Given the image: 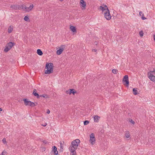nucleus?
<instances>
[{
	"mask_svg": "<svg viewBox=\"0 0 155 155\" xmlns=\"http://www.w3.org/2000/svg\"><path fill=\"white\" fill-rule=\"evenodd\" d=\"M80 141L79 139H76L71 143V144L69 147L71 155H76V150L80 144Z\"/></svg>",
	"mask_w": 155,
	"mask_h": 155,
	"instance_id": "f257e3e1",
	"label": "nucleus"
},
{
	"mask_svg": "<svg viewBox=\"0 0 155 155\" xmlns=\"http://www.w3.org/2000/svg\"><path fill=\"white\" fill-rule=\"evenodd\" d=\"M100 9L101 10L102 12H104V16L105 18L107 20H110L111 18V16L110 13V11L107 6L104 4L102 5V6L100 7Z\"/></svg>",
	"mask_w": 155,
	"mask_h": 155,
	"instance_id": "f03ea898",
	"label": "nucleus"
},
{
	"mask_svg": "<svg viewBox=\"0 0 155 155\" xmlns=\"http://www.w3.org/2000/svg\"><path fill=\"white\" fill-rule=\"evenodd\" d=\"M53 64L50 63H47L46 65L45 68L47 69L45 70V74H49L52 73L53 71Z\"/></svg>",
	"mask_w": 155,
	"mask_h": 155,
	"instance_id": "7ed1b4c3",
	"label": "nucleus"
},
{
	"mask_svg": "<svg viewBox=\"0 0 155 155\" xmlns=\"http://www.w3.org/2000/svg\"><path fill=\"white\" fill-rule=\"evenodd\" d=\"M15 45V43L12 42H10L7 43L4 49V51L5 52H7Z\"/></svg>",
	"mask_w": 155,
	"mask_h": 155,
	"instance_id": "20e7f679",
	"label": "nucleus"
},
{
	"mask_svg": "<svg viewBox=\"0 0 155 155\" xmlns=\"http://www.w3.org/2000/svg\"><path fill=\"white\" fill-rule=\"evenodd\" d=\"M123 83L124 84V85H126L127 87H128L129 83L128 77L127 75H126L124 77L123 79Z\"/></svg>",
	"mask_w": 155,
	"mask_h": 155,
	"instance_id": "39448f33",
	"label": "nucleus"
},
{
	"mask_svg": "<svg viewBox=\"0 0 155 155\" xmlns=\"http://www.w3.org/2000/svg\"><path fill=\"white\" fill-rule=\"evenodd\" d=\"M154 72V71H151L148 73L147 75L148 78L152 81H155V76L153 75V73Z\"/></svg>",
	"mask_w": 155,
	"mask_h": 155,
	"instance_id": "423d86ee",
	"label": "nucleus"
},
{
	"mask_svg": "<svg viewBox=\"0 0 155 155\" xmlns=\"http://www.w3.org/2000/svg\"><path fill=\"white\" fill-rule=\"evenodd\" d=\"M95 138L94 137V134L93 133H91L90 136V140L91 143L93 145L95 143Z\"/></svg>",
	"mask_w": 155,
	"mask_h": 155,
	"instance_id": "0eeeda50",
	"label": "nucleus"
},
{
	"mask_svg": "<svg viewBox=\"0 0 155 155\" xmlns=\"http://www.w3.org/2000/svg\"><path fill=\"white\" fill-rule=\"evenodd\" d=\"M65 47L64 45H61V47L59 48V49L58 50L56 51V53L58 55H60L62 52L64 50L63 48Z\"/></svg>",
	"mask_w": 155,
	"mask_h": 155,
	"instance_id": "6e6552de",
	"label": "nucleus"
},
{
	"mask_svg": "<svg viewBox=\"0 0 155 155\" xmlns=\"http://www.w3.org/2000/svg\"><path fill=\"white\" fill-rule=\"evenodd\" d=\"M33 7L34 5L33 4L31 5L29 7H26L25 6V10L27 12H29Z\"/></svg>",
	"mask_w": 155,
	"mask_h": 155,
	"instance_id": "1a4fd4ad",
	"label": "nucleus"
},
{
	"mask_svg": "<svg viewBox=\"0 0 155 155\" xmlns=\"http://www.w3.org/2000/svg\"><path fill=\"white\" fill-rule=\"evenodd\" d=\"M80 5L83 8H82L83 9H85V8L86 3L84 0H80Z\"/></svg>",
	"mask_w": 155,
	"mask_h": 155,
	"instance_id": "9d476101",
	"label": "nucleus"
},
{
	"mask_svg": "<svg viewBox=\"0 0 155 155\" xmlns=\"http://www.w3.org/2000/svg\"><path fill=\"white\" fill-rule=\"evenodd\" d=\"M52 152H54V155H57L58 154V152L57 150V148L55 146L52 147Z\"/></svg>",
	"mask_w": 155,
	"mask_h": 155,
	"instance_id": "9b49d317",
	"label": "nucleus"
},
{
	"mask_svg": "<svg viewBox=\"0 0 155 155\" xmlns=\"http://www.w3.org/2000/svg\"><path fill=\"white\" fill-rule=\"evenodd\" d=\"M23 100L24 101L25 105V106L29 105V104L30 103V101L28 100V99L26 98L23 99Z\"/></svg>",
	"mask_w": 155,
	"mask_h": 155,
	"instance_id": "f8f14e48",
	"label": "nucleus"
},
{
	"mask_svg": "<svg viewBox=\"0 0 155 155\" xmlns=\"http://www.w3.org/2000/svg\"><path fill=\"white\" fill-rule=\"evenodd\" d=\"M100 117L97 115L95 116L94 117V120L95 122H98L99 121Z\"/></svg>",
	"mask_w": 155,
	"mask_h": 155,
	"instance_id": "ddd939ff",
	"label": "nucleus"
},
{
	"mask_svg": "<svg viewBox=\"0 0 155 155\" xmlns=\"http://www.w3.org/2000/svg\"><path fill=\"white\" fill-rule=\"evenodd\" d=\"M17 6H18V9L21 10L22 9H25V6L21 5H17Z\"/></svg>",
	"mask_w": 155,
	"mask_h": 155,
	"instance_id": "4468645a",
	"label": "nucleus"
},
{
	"mask_svg": "<svg viewBox=\"0 0 155 155\" xmlns=\"http://www.w3.org/2000/svg\"><path fill=\"white\" fill-rule=\"evenodd\" d=\"M70 29L71 31L73 32H75L76 31V29L75 27L72 25H71L70 27Z\"/></svg>",
	"mask_w": 155,
	"mask_h": 155,
	"instance_id": "2eb2a0df",
	"label": "nucleus"
},
{
	"mask_svg": "<svg viewBox=\"0 0 155 155\" xmlns=\"http://www.w3.org/2000/svg\"><path fill=\"white\" fill-rule=\"evenodd\" d=\"M37 54L39 55H42L43 54V52L41 49H38L37 51Z\"/></svg>",
	"mask_w": 155,
	"mask_h": 155,
	"instance_id": "dca6fc26",
	"label": "nucleus"
},
{
	"mask_svg": "<svg viewBox=\"0 0 155 155\" xmlns=\"http://www.w3.org/2000/svg\"><path fill=\"white\" fill-rule=\"evenodd\" d=\"M69 91L70 94L71 93L74 94L75 93H76V91L74 89H69Z\"/></svg>",
	"mask_w": 155,
	"mask_h": 155,
	"instance_id": "f3484780",
	"label": "nucleus"
},
{
	"mask_svg": "<svg viewBox=\"0 0 155 155\" xmlns=\"http://www.w3.org/2000/svg\"><path fill=\"white\" fill-rule=\"evenodd\" d=\"M18 5H11L10 6L11 8H12L15 10L18 9V6H17Z\"/></svg>",
	"mask_w": 155,
	"mask_h": 155,
	"instance_id": "a211bd4d",
	"label": "nucleus"
},
{
	"mask_svg": "<svg viewBox=\"0 0 155 155\" xmlns=\"http://www.w3.org/2000/svg\"><path fill=\"white\" fill-rule=\"evenodd\" d=\"M125 136L126 138H128L130 137V135L128 131H127L125 132Z\"/></svg>",
	"mask_w": 155,
	"mask_h": 155,
	"instance_id": "6ab92c4d",
	"label": "nucleus"
},
{
	"mask_svg": "<svg viewBox=\"0 0 155 155\" xmlns=\"http://www.w3.org/2000/svg\"><path fill=\"white\" fill-rule=\"evenodd\" d=\"M133 93L134 94L136 95L137 94V88H134L133 90Z\"/></svg>",
	"mask_w": 155,
	"mask_h": 155,
	"instance_id": "aec40b11",
	"label": "nucleus"
},
{
	"mask_svg": "<svg viewBox=\"0 0 155 155\" xmlns=\"http://www.w3.org/2000/svg\"><path fill=\"white\" fill-rule=\"evenodd\" d=\"M13 29V28L11 26H9L8 29V32L9 33H11Z\"/></svg>",
	"mask_w": 155,
	"mask_h": 155,
	"instance_id": "412c9836",
	"label": "nucleus"
},
{
	"mask_svg": "<svg viewBox=\"0 0 155 155\" xmlns=\"http://www.w3.org/2000/svg\"><path fill=\"white\" fill-rule=\"evenodd\" d=\"M30 103H29V106L32 107L36 105V104H35L33 102L30 101Z\"/></svg>",
	"mask_w": 155,
	"mask_h": 155,
	"instance_id": "4be33fe9",
	"label": "nucleus"
},
{
	"mask_svg": "<svg viewBox=\"0 0 155 155\" xmlns=\"http://www.w3.org/2000/svg\"><path fill=\"white\" fill-rule=\"evenodd\" d=\"M41 97L45 98H48V96L46 94H42L39 95V97Z\"/></svg>",
	"mask_w": 155,
	"mask_h": 155,
	"instance_id": "5701e85b",
	"label": "nucleus"
},
{
	"mask_svg": "<svg viewBox=\"0 0 155 155\" xmlns=\"http://www.w3.org/2000/svg\"><path fill=\"white\" fill-rule=\"evenodd\" d=\"M118 71V70L116 69H113L112 70V72L114 74H117Z\"/></svg>",
	"mask_w": 155,
	"mask_h": 155,
	"instance_id": "b1692460",
	"label": "nucleus"
},
{
	"mask_svg": "<svg viewBox=\"0 0 155 155\" xmlns=\"http://www.w3.org/2000/svg\"><path fill=\"white\" fill-rule=\"evenodd\" d=\"M24 20L25 21H29V18H28V16L27 15V16H26L24 18Z\"/></svg>",
	"mask_w": 155,
	"mask_h": 155,
	"instance_id": "393cba45",
	"label": "nucleus"
},
{
	"mask_svg": "<svg viewBox=\"0 0 155 155\" xmlns=\"http://www.w3.org/2000/svg\"><path fill=\"white\" fill-rule=\"evenodd\" d=\"M89 123V121L88 120H86L84 121V125L88 124Z\"/></svg>",
	"mask_w": 155,
	"mask_h": 155,
	"instance_id": "a878e982",
	"label": "nucleus"
},
{
	"mask_svg": "<svg viewBox=\"0 0 155 155\" xmlns=\"http://www.w3.org/2000/svg\"><path fill=\"white\" fill-rule=\"evenodd\" d=\"M34 95L35 96L37 97V98H39V95L38 93H35L34 94Z\"/></svg>",
	"mask_w": 155,
	"mask_h": 155,
	"instance_id": "bb28decb",
	"label": "nucleus"
},
{
	"mask_svg": "<svg viewBox=\"0 0 155 155\" xmlns=\"http://www.w3.org/2000/svg\"><path fill=\"white\" fill-rule=\"evenodd\" d=\"M7 152L5 151H3L0 155H6Z\"/></svg>",
	"mask_w": 155,
	"mask_h": 155,
	"instance_id": "cd10ccee",
	"label": "nucleus"
},
{
	"mask_svg": "<svg viewBox=\"0 0 155 155\" xmlns=\"http://www.w3.org/2000/svg\"><path fill=\"white\" fill-rule=\"evenodd\" d=\"M60 147L61 148V149H62V150H63V145L62 144V143L61 142L60 143Z\"/></svg>",
	"mask_w": 155,
	"mask_h": 155,
	"instance_id": "c85d7f7f",
	"label": "nucleus"
},
{
	"mask_svg": "<svg viewBox=\"0 0 155 155\" xmlns=\"http://www.w3.org/2000/svg\"><path fill=\"white\" fill-rule=\"evenodd\" d=\"M129 121L131 123L133 124H134L135 123V122L134 121H133L132 119H130Z\"/></svg>",
	"mask_w": 155,
	"mask_h": 155,
	"instance_id": "c756f323",
	"label": "nucleus"
},
{
	"mask_svg": "<svg viewBox=\"0 0 155 155\" xmlns=\"http://www.w3.org/2000/svg\"><path fill=\"white\" fill-rule=\"evenodd\" d=\"M139 34L140 36H143V33L142 31H141L140 32Z\"/></svg>",
	"mask_w": 155,
	"mask_h": 155,
	"instance_id": "7c9ffc66",
	"label": "nucleus"
},
{
	"mask_svg": "<svg viewBox=\"0 0 155 155\" xmlns=\"http://www.w3.org/2000/svg\"><path fill=\"white\" fill-rule=\"evenodd\" d=\"M3 142L5 144L6 143V141L5 138H4L2 140Z\"/></svg>",
	"mask_w": 155,
	"mask_h": 155,
	"instance_id": "2f4dec72",
	"label": "nucleus"
},
{
	"mask_svg": "<svg viewBox=\"0 0 155 155\" xmlns=\"http://www.w3.org/2000/svg\"><path fill=\"white\" fill-rule=\"evenodd\" d=\"M139 15H140V16H144V14H143L142 13V12H139Z\"/></svg>",
	"mask_w": 155,
	"mask_h": 155,
	"instance_id": "473e14b6",
	"label": "nucleus"
},
{
	"mask_svg": "<svg viewBox=\"0 0 155 155\" xmlns=\"http://www.w3.org/2000/svg\"><path fill=\"white\" fill-rule=\"evenodd\" d=\"M37 91H36V90L35 89H34L33 90V94H34L35 93H37Z\"/></svg>",
	"mask_w": 155,
	"mask_h": 155,
	"instance_id": "72a5a7b5",
	"label": "nucleus"
},
{
	"mask_svg": "<svg viewBox=\"0 0 155 155\" xmlns=\"http://www.w3.org/2000/svg\"><path fill=\"white\" fill-rule=\"evenodd\" d=\"M66 94H70V91H69V90H68V91H66Z\"/></svg>",
	"mask_w": 155,
	"mask_h": 155,
	"instance_id": "f704fd0d",
	"label": "nucleus"
},
{
	"mask_svg": "<svg viewBox=\"0 0 155 155\" xmlns=\"http://www.w3.org/2000/svg\"><path fill=\"white\" fill-rule=\"evenodd\" d=\"M141 18L142 20H144L146 19V18L145 17H143V16H142Z\"/></svg>",
	"mask_w": 155,
	"mask_h": 155,
	"instance_id": "c9c22d12",
	"label": "nucleus"
},
{
	"mask_svg": "<svg viewBox=\"0 0 155 155\" xmlns=\"http://www.w3.org/2000/svg\"><path fill=\"white\" fill-rule=\"evenodd\" d=\"M50 113V111L49 109H48L47 111V113L48 114H49Z\"/></svg>",
	"mask_w": 155,
	"mask_h": 155,
	"instance_id": "e433bc0d",
	"label": "nucleus"
},
{
	"mask_svg": "<svg viewBox=\"0 0 155 155\" xmlns=\"http://www.w3.org/2000/svg\"><path fill=\"white\" fill-rule=\"evenodd\" d=\"M43 143L45 144H46L47 143V142L46 140H45L43 141Z\"/></svg>",
	"mask_w": 155,
	"mask_h": 155,
	"instance_id": "4c0bfd02",
	"label": "nucleus"
},
{
	"mask_svg": "<svg viewBox=\"0 0 155 155\" xmlns=\"http://www.w3.org/2000/svg\"><path fill=\"white\" fill-rule=\"evenodd\" d=\"M97 50L96 49H93L92 50V51L96 52Z\"/></svg>",
	"mask_w": 155,
	"mask_h": 155,
	"instance_id": "58836bf2",
	"label": "nucleus"
},
{
	"mask_svg": "<svg viewBox=\"0 0 155 155\" xmlns=\"http://www.w3.org/2000/svg\"><path fill=\"white\" fill-rule=\"evenodd\" d=\"M47 125V123H45L44 124L42 125L44 127H45Z\"/></svg>",
	"mask_w": 155,
	"mask_h": 155,
	"instance_id": "ea45409f",
	"label": "nucleus"
},
{
	"mask_svg": "<svg viewBox=\"0 0 155 155\" xmlns=\"http://www.w3.org/2000/svg\"><path fill=\"white\" fill-rule=\"evenodd\" d=\"M2 111V109L1 108H0V111Z\"/></svg>",
	"mask_w": 155,
	"mask_h": 155,
	"instance_id": "a19ab883",
	"label": "nucleus"
},
{
	"mask_svg": "<svg viewBox=\"0 0 155 155\" xmlns=\"http://www.w3.org/2000/svg\"><path fill=\"white\" fill-rule=\"evenodd\" d=\"M94 43L95 45H97V42H95Z\"/></svg>",
	"mask_w": 155,
	"mask_h": 155,
	"instance_id": "79ce46f5",
	"label": "nucleus"
},
{
	"mask_svg": "<svg viewBox=\"0 0 155 155\" xmlns=\"http://www.w3.org/2000/svg\"><path fill=\"white\" fill-rule=\"evenodd\" d=\"M37 103H36L35 104H36V105H37Z\"/></svg>",
	"mask_w": 155,
	"mask_h": 155,
	"instance_id": "37998d69",
	"label": "nucleus"
},
{
	"mask_svg": "<svg viewBox=\"0 0 155 155\" xmlns=\"http://www.w3.org/2000/svg\"><path fill=\"white\" fill-rule=\"evenodd\" d=\"M63 0H60L61 1H62Z\"/></svg>",
	"mask_w": 155,
	"mask_h": 155,
	"instance_id": "c03bdc74",
	"label": "nucleus"
}]
</instances>
